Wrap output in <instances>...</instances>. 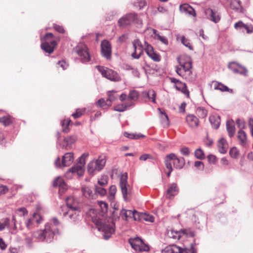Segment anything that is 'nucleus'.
I'll return each mask as SVG.
<instances>
[{"label":"nucleus","instance_id":"f257e3e1","mask_svg":"<svg viewBox=\"0 0 253 253\" xmlns=\"http://www.w3.org/2000/svg\"><path fill=\"white\" fill-rule=\"evenodd\" d=\"M66 203L69 210L67 211L62 210V212L60 214L63 218H64L65 215L68 213H79L83 208L79 199L73 196L68 197L66 199Z\"/></svg>","mask_w":253,"mask_h":253},{"label":"nucleus","instance_id":"f03ea898","mask_svg":"<svg viewBox=\"0 0 253 253\" xmlns=\"http://www.w3.org/2000/svg\"><path fill=\"white\" fill-rule=\"evenodd\" d=\"M106 163V156L101 155L96 159L90 161L87 165V171L89 174L94 175L96 172L101 170Z\"/></svg>","mask_w":253,"mask_h":253},{"label":"nucleus","instance_id":"7ed1b4c3","mask_svg":"<svg viewBox=\"0 0 253 253\" xmlns=\"http://www.w3.org/2000/svg\"><path fill=\"white\" fill-rule=\"evenodd\" d=\"M16 218L14 215L0 219V231L7 229L12 234H15L17 231L16 226Z\"/></svg>","mask_w":253,"mask_h":253},{"label":"nucleus","instance_id":"20e7f679","mask_svg":"<svg viewBox=\"0 0 253 253\" xmlns=\"http://www.w3.org/2000/svg\"><path fill=\"white\" fill-rule=\"evenodd\" d=\"M166 234L168 237H181L183 236L194 237L196 235L194 230L191 228H183L179 230L168 229Z\"/></svg>","mask_w":253,"mask_h":253},{"label":"nucleus","instance_id":"39448f33","mask_svg":"<svg viewBox=\"0 0 253 253\" xmlns=\"http://www.w3.org/2000/svg\"><path fill=\"white\" fill-rule=\"evenodd\" d=\"M75 52L78 55L82 63L86 64L91 60L88 49L86 45L79 43L74 49Z\"/></svg>","mask_w":253,"mask_h":253},{"label":"nucleus","instance_id":"423d86ee","mask_svg":"<svg viewBox=\"0 0 253 253\" xmlns=\"http://www.w3.org/2000/svg\"><path fill=\"white\" fill-rule=\"evenodd\" d=\"M38 234L39 237H54L62 235L57 228L52 226L49 223L45 224L43 229L38 231Z\"/></svg>","mask_w":253,"mask_h":253},{"label":"nucleus","instance_id":"0eeeda50","mask_svg":"<svg viewBox=\"0 0 253 253\" xmlns=\"http://www.w3.org/2000/svg\"><path fill=\"white\" fill-rule=\"evenodd\" d=\"M120 187L121 189L123 198L125 201L130 200V190L127 183V174L125 172L121 174L120 177Z\"/></svg>","mask_w":253,"mask_h":253},{"label":"nucleus","instance_id":"6e6552de","mask_svg":"<svg viewBox=\"0 0 253 253\" xmlns=\"http://www.w3.org/2000/svg\"><path fill=\"white\" fill-rule=\"evenodd\" d=\"M96 68L103 77L111 81L118 82L121 80L119 75L112 69L100 66H97Z\"/></svg>","mask_w":253,"mask_h":253},{"label":"nucleus","instance_id":"1a4fd4ad","mask_svg":"<svg viewBox=\"0 0 253 253\" xmlns=\"http://www.w3.org/2000/svg\"><path fill=\"white\" fill-rule=\"evenodd\" d=\"M88 156V153L83 154L79 159L78 163L69 169L73 173H76L79 176L83 175L84 172L85 159Z\"/></svg>","mask_w":253,"mask_h":253},{"label":"nucleus","instance_id":"9d476101","mask_svg":"<svg viewBox=\"0 0 253 253\" xmlns=\"http://www.w3.org/2000/svg\"><path fill=\"white\" fill-rule=\"evenodd\" d=\"M161 252L162 253H195V250L192 245L189 248H185L183 249L172 244L165 247L162 250Z\"/></svg>","mask_w":253,"mask_h":253},{"label":"nucleus","instance_id":"9b49d317","mask_svg":"<svg viewBox=\"0 0 253 253\" xmlns=\"http://www.w3.org/2000/svg\"><path fill=\"white\" fill-rule=\"evenodd\" d=\"M93 221L96 225L99 226L98 230H101L104 232L103 237H111V235L115 232V229L113 224L104 225L100 219L97 218H93Z\"/></svg>","mask_w":253,"mask_h":253},{"label":"nucleus","instance_id":"f8f14e48","mask_svg":"<svg viewBox=\"0 0 253 253\" xmlns=\"http://www.w3.org/2000/svg\"><path fill=\"white\" fill-rule=\"evenodd\" d=\"M128 242L136 252L147 251L149 247L144 243L142 238H129Z\"/></svg>","mask_w":253,"mask_h":253},{"label":"nucleus","instance_id":"ddd939ff","mask_svg":"<svg viewBox=\"0 0 253 253\" xmlns=\"http://www.w3.org/2000/svg\"><path fill=\"white\" fill-rule=\"evenodd\" d=\"M138 20L137 15L130 13L121 18L118 23L120 27L125 28L133 22H137Z\"/></svg>","mask_w":253,"mask_h":253},{"label":"nucleus","instance_id":"4468645a","mask_svg":"<svg viewBox=\"0 0 253 253\" xmlns=\"http://www.w3.org/2000/svg\"><path fill=\"white\" fill-rule=\"evenodd\" d=\"M169 158L168 163H173L174 167L176 169H181L183 168L185 165V160L183 157L178 158L173 154L171 153L168 155L165 159V160H167Z\"/></svg>","mask_w":253,"mask_h":253},{"label":"nucleus","instance_id":"2eb2a0df","mask_svg":"<svg viewBox=\"0 0 253 253\" xmlns=\"http://www.w3.org/2000/svg\"><path fill=\"white\" fill-rule=\"evenodd\" d=\"M132 45L134 51L131 53V56L134 59H139L143 53V46L138 39L133 40Z\"/></svg>","mask_w":253,"mask_h":253},{"label":"nucleus","instance_id":"dca6fc26","mask_svg":"<svg viewBox=\"0 0 253 253\" xmlns=\"http://www.w3.org/2000/svg\"><path fill=\"white\" fill-rule=\"evenodd\" d=\"M101 53L103 57L107 60L111 58V45L109 42L107 40H104L101 43Z\"/></svg>","mask_w":253,"mask_h":253},{"label":"nucleus","instance_id":"f3484780","mask_svg":"<svg viewBox=\"0 0 253 253\" xmlns=\"http://www.w3.org/2000/svg\"><path fill=\"white\" fill-rule=\"evenodd\" d=\"M205 14L208 19L214 23H218L221 19L220 15L216 9L208 8L205 10Z\"/></svg>","mask_w":253,"mask_h":253},{"label":"nucleus","instance_id":"a211bd4d","mask_svg":"<svg viewBox=\"0 0 253 253\" xmlns=\"http://www.w3.org/2000/svg\"><path fill=\"white\" fill-rule=\"evenodd\" d=\"M59 132H57L58 143L61 145L62 148H65L67 150L71 147V145L75 143L77 139V137L76 135H72L64 138L63 143H60L59 142Z\"/></svg>","mask_w":253,"mask_h":253},{"label":"nucleus","instance_id":"6ab92c4d","mask_svg":"<svg viewBox=\"0 0 253 253\" xmlns=\"http://www.w3.org/2000/svg\"><path fill=\"white\" fill-rule=\"evenodd\" d=\"M145 51L148 56L155 62H159L161 60V57L159 54L154 51V48L151 45L147 42H144Z\"/></svg>","mask_w":253,"mask_h":253},{"label":"nucleus","instance_id":"aec40b11","mask_svg":"<svg viewBox=\"0 0 253 253\" xmlns=\"http://www.w3.org/2000/svg\"><path fill=\"white\" fill-rule=\"evenodd\" d=\"M178 192V188L176 183H172L169 186L167 190L165 196L168 199H172Z\"/></svg>","mask_w":253,"mask_h":253},{"label":"nucleus","instance_id":"412c9836","mask_svg":"<svg viewBox=\"0 0 253 253\" xmlns=\"http://www.w3.org/2000/svg\"><path fill=\"white\" fill-rule=\"evenodd\" d=\"M226 3L230 5L231 9L235 11L244 13V10L240 0H226Z\"/></svg>","mask_w":253,"mask_h":253},{"label":"nucleus","instance_id":"4be33fe9","mask_svg":"<svg viewBox=\"0 0 253 253\" xmlns=\"http://www.w3.org/2000/svg\"><path fill=\"white\" fill-rule=\"evenodd\" d=\"M53 186L59 187V193H63L67 189V186L63 179L61 177H58L54 179L53 182Z\"/></svg>","mask_w":253,"mask_h":253},{"label":"nucleus","instance_id":"5701e85b","mask_svg":"<svg viewBox=\"0 0 253 253\" xmlns=\"http://www.w3.org/2000/svg\"><path fill=\"white\" fill-rule=\"evenodd\" d=\"M74 161V154L68 152L62 157V165L63 167H68L71 165Z\"/></svg>","mask_w":253,"mask_h":253},{"label":"nucleus","instance_id":"b1692460","mask_svg":"<svg viewBox=\"0 0 253 253\" xmlns=\"http://www.w3.org/2000/svg\"><path fill=\"white\" fill-rule=\"evenodd\" d=\"M142 96L144 99H148V100L152 101L154 103H156V93L153 89L143 91L142 92Z\"/></svg>","mask_w":253,"mask_h":253},{"label":"nucleus","instance_id":"393cba45","mask_svg":"<svg viewBox=\"0 0 253 253\" xmlns=\"http://www.w3.org/2000/svg\"><path fill=\"white\" fill-rule=\"evenodd\" d=\"M57 43L56 41L50 42V44L47 43H42L41 45V48L45 52L50 54L54 51Z\"/></svg>","mask_w":253,"mask_h":253},{"label":"nucleus","instance_id":"a878e982","mask_svg":"<svg viewBox=\"0 0 253 253\" xmlns=\"http://www.w3.org/2000/svg\"><path fill=\"white\" fill-rule=\"evenodd\" d=\"M186 121L188 126L192 128L197 127L199 125V119L194 115H187Z\"/></svg>","mask_w":253,"mask_h":253},{"label":"nucleus","instance_id":"bb28decb","mask_svg":"<svg viewBox=\"0 0 253 253\" xmlns=\"http://www.w3.org/2000/svg\"><path fill=\"white\" fill-rule=\"evenodd\" d=\"M234 28L236 29L242 30L243 32L245 31L248 34L253 32V27L252 26L244 24L242 21H239L234 24Z\"/></svg>","mask_w":253,"mask_h":253},{"label":"nucleus","instance_id":"cd10ccee","mask_svg":"<svg viewBox=\"0 0 253 253\" xmlns=\"http://www.w3.org/2000/svg\"><path fill=\"white\" fill-rule=\"evenodd\" d=\"M179 9L182 13L189 15L196 16L194 9L188 4H183L180 5Z\"/></svg>","mask_w":253,"mask_h":253},{"label":"nucleus","instance_id":"c85d7f7f","mask_svg":"<svg viewBox=\"0 0 253 253\" xmlns=\"http://www.w3.org/2000/svg\"><path fill=\"white\" fill-rule=\"evenodd\" d=\"M218 151L220 153H226L228 148V144L226 140L223 138H220L218 141Z\"/></svg>","mask_w":253,"mask_h":253},{"label":"nucleus","instance_id":"c756f323","mask_svg":"<svg viewBox=\"0 0 253 253\" xmlns=\"http://www.w3.org/2000/svg\"><path fill=\"white\" fill-rule=\"evenodd\" d=\"M226 126L229 137L232 138L234 136L235 132V126L234 121L233 120L227 121Z\"/></svg>","mask_w":253,"mask_h":253},{"label":"nucleus","instance_id":"7c9ffc66","mask_svg":"<svg viewBox=\"0 0 253 253\" xmlns=\"http://www.w3.org/2000/svg\"><path fill=\"white\" fill-rule=\"evenodd\" d=\"M134 106V102H129L125 104H120L114 107V110L120 112H122L126 110L128 107Z\"/></svg>","mask_w":253,"mask_h":253},{"label":"nucleus","instance_id":"2f4dec72","mask_svg":"<svg viewBox=\"0 0 253 253\" xmlns=\"http://www.w3.org/2000/svg\"><path fill=\"white\" fill-rule=\"evenodd\" d=\"M209 121L212 126L215 129H217L220 124V117L217 115H212L209 117Z\"/></svg>","mask_w":253,"mask_h":253},{"label":"nucleus","instance_id":"473e14b6","mask_svg":"<svg viewBox=\"0 0 253 253\" xmlns=\"http://www.w3.org/2000/svg\"><path fill=\"white\" fill-rule=\"evenodd\" d=\"M150 29L152 31L154 35V38L155 39L159 40L162 42V43L166 45L168 44V40L166 37L160 35L157 30L152 28H150Z\"/></svg>","mask_w":253,"mask_h":253},{"label":"nucleus","instance_id":"72a5a7b5","mask_svg":"<svg viewBox=\"0 0 253 253\" xmlns=\"http://www.w3.org/2000/svg\"><path fill=\"white\" fill-rule=\"evenodd\" d=\"M54 36L51 33H47L44 36H40V40L42 43H47L50 44L52 41H56L53 39Z\"/></svg>","mask_w":253,"mask_h":253},{"label":"nucleus","instance_id":"f704fd0d","mask_svg":"<svg viewBox=\"0 0 253 253\" xmlns=\"http://www.w3.org/2000/svg\"><path fill=\"white\" fill-rule=\"evenodd\" d=\"M158 111L160 113V118L161 122L164 126H168L169 125V120L167 114L165 112H163L160 108H158Z\"/></svg>","mask_w":253,"mask_h":253},{"label":"nucleus","instance_id":"c9c22d12","mask_svg":"<svg viewBox=\"0 0 253 253\" xmlns=\"http://www.w3.org/2000/svg\"><path fill=\"white\" fill-rule=\"evenodd\" d=\"M238 139L240 141L241 144L244 146L246 144L247 135L246 132L242 129H240L238 132Z\"/></svg>","mask_w":253,"mask_h":253},{"label":"nucleus","instance_id":"e433bc0d","mask_svg":"<svg viewBox=\"0 0 253 253\" xmlns=\"http://www.w3.org/2000/svg\"><path fill=\"white\" fill-rule=\"evenodd\" d=\"M139 94L138 91L134 89L130 90L129 91L128 99L131 101V102L136 101L139 98Z\"/></svg>","mask_w":253,"mask_h":253},{"label":"nucleus","instance_id":"4c0bfd02","mask_svg":"<svg viewBox=\"0 0 253 253\" xmlns=\"http://www.w3.org/2000/svg\"><path fill=\"white\" fill-rule=\"evenodd\" d=\"M214 89L219 90L221 91H229L232 92V89L229 88L226 85L218 82H215L214 87Z\"/></svg>","mask_w":253,"mask_h":253},{"label":"nucleus","instance_id":"58836bf2","mask_svg":"<svg viewBox=\"0 0 253 253\" xmlns=\"http://www.w3.org/2000/svg\"><path fill=\"white\" fill-rule=\"evenodd\" d=\"M179 63L185 73L189 72V74L191 73V69L192 68V64L191 61H188L183 63L180 62Z\"/></svg>","mask_w":253,"mask_h":253},{"label":"nucleus","instance_id":"ea45409f","mask_svg":"<svg viewBox=\"0 0 253 253\" xmlns=\"http://www.w3.org/2000/svg\"><path fill=\"white\" fill-rule=\"evenodd\" d=\"M71 122L69 119H64L61 121V124L62 126V131L64 133H66L69 132L70 128L69 126Z\"/></svg>","mask_w":253,"mask_h":253},{"label":"nucleus","instance_id":"a19ab883","mask_svg":"<svg viewBox=\"0 0 253 253\" xmlns=\"http://www.w3.org/2000/svg\"><path fill=\"white\" fill-rule=\"evenodd\" d=\"M96 104H97L100 107L103 109H106L111 105L110 102H109L107 99L105 100L103 98L99 99L96 102Z\"/></svg>","mask_w":253,"mask_h":253},{"label":"nucleus","instance_id":"79ce46f5","mask_svg":"<svg viewBox=\"0 0 253 253\" xmlns=\"http://www.w3.org/2000/svg\"><path fill=\"white\" fill-rule=\"evenodd\" d=\"M124 135L128 138L134 139H138L145 137L144 135L141 134L129 133L127 132H125Z\"/></svg>","mask_w":253,"mask_h":253},{"label":"nucleus","instance_id":"37998d69","mask_svg":"<svg viewBox=\"0 0 253 253\" xmlns=\"http://www.w3.org/2000/svg\"><path fill=\"white\" fill-rule=\"evenodd\" d=\"M83 195L87 198H93V195L91 188L89 187H84L82 188Z\"/></svg>","mask_w":253,"mask_h":253},{"label":"nucleus","instance_id":"c03bdc74","mask_svg":"<svg viewBox=\"0 0 253 253\" xmlns=\"http://www.w3.org/2000/svg\"><path fill=\"white\" fill-rule=\"evenodd\" d=\"M238 66L237 69V72H235L236 74H239L242 75L247 76L248 74V70L246 67L242 66L240 64H237Z\"/></svg>","mask_w":253,"mask_h":253},{"label":"nucleus","instance_id":"a18cd8bd","mask_svg":"<svg viewBox=\"0 0 253 253\" xmlns=\"http://www.w3.org/2000/svg\"><path fill=\"white\" fill-rule=\"evenodd\" d=\"M0 123L5 126H8L12 123V120L10 116H4L0 118Z\"/></svg>","mask_w":253,"mask_h":253},{"label":"nucleus","instance_id":"49530a36","mask_svg":"<svg viewBox=\"0 0 253 253\" xmlns=\"http://www.w3.org/2000/svg\"><path fill=\"white\" fill-rule=\"evenodd\" d=\"M31 218L34 222H36L37 224L41 223L43 220L42 217L40 214L36 212L33 213Z\"/></svg>","mask_w":253,"mask_h":253},{"label":"nucleus","instance_id":"de8ad7c7","mask_svg":"<svg viewBox=\"0 0 253 253\" xmlns=\"http://www.w3.org/2000/svg\"><path fill=\"white\" fill-rule=\"evenodd\" d=\"M196 112L198 116L202 118H205L207 115V111L202 107H198Z\"/></svg>","mask_w":253,"mask_h":253},{"label":"nucleus","instance_id":"09e8293b","mask_svg":"<svg viewBox=\"0 0 253 253\" xmlns=\"http://www.w3.org/2000/svg\"><path fill=\"white\" fill-rule=\"evenodd\" d=\"M119 13H120V12H119L118 10L112 11L107 14V15L106 17V19L107 20H110V21L112 20L114 18L117 17L119 15Z\"/></svg>","mask_w":253,"mask_h":253},{"label":"nucleus","instance_id":"8fccbe9b","mask_svg":"<svg viewBox=\"0 0 253 253\" xmlns=\"http://www.w3.org/2000/svg\"><path fill=\"white\" fill-rule=\"evenodd\" d=\"M127 211H128V218L132 217L135 220L139 219V213L136 211L127 210Z\"/></svg>","mask_w":253,"mask_h":253},{"label":"nucleus","instance_id":"3c124183","mask_svg":"<svg viewBox=\"0 0 253 253\" xmlns=\"http://www.w3.org/2000/svg\"><path fill=\"white\" fill-rule=\"evenodd\" d=\"M107 95V100L110 102L111 105L112 102L117 99V96L115 94V92L113 90L108 91Z\"/></svg>","mask_w":253,"mask_h":253},{"label":"nucleus","instance_id":"603ef678","mask_svg":"<svg viewBox=\"0 0 253 253\" xmlns=\"http://www.w3.org/2000/svg\"><path fill=\"white\" fill-rule=\"evenodd\" d=\"M195 156L200 160H203L205 158L204 153L201 148H198L195 151Z\"/></svg>","mask_w":253,"mask_h":253},{"label":"nucleus","instance_id":"864d4df0","mask_svg":"<svg viewBox=\"0 0 253 253\" xmlns=\"http://www.w3.org/2000/svg\"><path fill=\"white\" fill-rule=\"evenodd\" d=\"M67 215L69 216L71 221L74 223L77 222L79 219V215L77 213H68L65 215L64 218L66 217Z\"/></svg>","mask_w":253,"mask_h":253},{"label":"nucleus","instance_id":"5fc2aeb1","mask_svg":"<svg viewBox=\"0 0 253 253\" xmlns=\"http://www.w3.org/2000/svg\"><path fill=\"white\" fill-rule=\"evenodd\" d=\"M169 158L167 159V160H165V164L166 167V169H168V171H166V174L168 177H169L170 175V173L172 172L173 169L172 167V165L171 163H168V161Z\"/></svg>","mask_w":253,"mask_h":253},{"label":"nucleus","instance_id":"6e6d98bb","mask_svg":"<svg viewBox=\"0 0 253 253\" xmlns=\"http://www.w3.org/2000/svg\"><path fill=\"white\" fill-rule=\"evenodd\" d=\"M104 187L98 185H95V192L101 196L105 195L106 194V190Z\"/></svg>","mask_w":253,"mask_h":253},{"label":"nucleus","instance_id":"4d7b16f0","mask_svg":"<svg viewBox=\"0 0 253 253\" xmlns=\"http://www.w3.org/2000/svg\"><path fill=\"white\" fill-rule=\"evenodd\" d=\"M108 177L106 175H103L98 180V185L105 186L107 184Z\"/></svg>","mask_w":253,"mask_h":253},{"label":"nucleus","instance_id":"13d9d810","mask_svg":"<svg viewBox=\"0 0 253 253\" xmlns=\"http://www.w3.org/2000/svg\"><path fill=\"white\" fill-rule=\"evenodd\" d=\"M181 42L185 46L188 47L190 50H193V47L191 45L188 39H186L184 36L181 37Z\"/></svg>","mask_w":253,"mask_h":253},{"label":"nucleus","instance_id":"bf43d9fd","mask_svg":"<svg viewBox=\"0 0 253 253\" xmlns=\"http://www.w3.org/2000/svg\"><path fill=\"white\" fill-rule=\"evenodd\" d=\"M142 218L146 221L153 222L154 220V218L153 216L147 214H142L141 215Z\"/></svg>","mask_w":253,"mask_h":253},{"label":"nucleus","instance_id":"052dcab7","mask_svg":"<svg viewBox=\"0 0 253 253\" xmlns=\"http://www.w3.org/2000/svg\"><path fill=\"white\" fill-rule=\"evenodd\" d=\"M239 154V152L238 150L235 147L232 148L229 151L230 156L234 158H236L237 157Z\"/></svg>","mask_w":253,"mask_h":253},{"label":"nucleus","instance_id":"680f3d73","mask_svg":"<svg viewBox=\"0 0 253 253\" xmlns=\"http://www.w3.org/2000/svg\"><path fill=\"white\" fill-rule=\"evenodd\" d=\"M57 65H58L57 68L60 67L63 70L66 69L68 66V64L64 60L59 61Z\"/></svg>","mask_w":253,"mask_h":253},{"label":"nucleus","instance_id":"e2e57ef3","mask_svg":"<svg viewBox=\"0 0 253 253\" xmlns=\"http://www.w3.org/2000/svg\"><path fill=\"white\" fill-rule=\"evenodd\" d=\"M98 204L103 211H107L108 209V204L106 202L101 201H98Z\"/></svg>","mask_w":253,"mask_h":253},{"label":"nucleus","instance_id":"0e129e2a","mask_svg":"<svg viewBox=\"0 0 253 253\" xmlns=\"http://www.w3.org/2000/svg\"><path fill=\"white\" fill-rule=\"evenodd\" d=\"M237 63L235 62H231L228 64V68L230 69L235 73L237 72V69L238 66L237 65Z\"/></svg>","mask_w":253,"mask_h":253},{"label":"nucleus","instance_id":"69168bd1","mask_svg":"<svg viewBox=\"0 0 253 253\" xmlns=\"http://www.w3.org/2000/svg\"><path fill=\"white\" fill-rule=\"evenodd\" d=\"M186 84L180 81L177 84L175 85V87L177 90L181 91Z\"/></svg>","mask_w":253,"mask_h":253},{"label":"nucleus","instance_id":"338daca9","mask_svg":"<svg viewBox=\"0 0 253 253\" xmlns=\"http://www.w3.org/2000/svg\"><path fill=\"white\" fill-rule=\"evenodd\" d=\"M34 222V221L31 217L26 222V226L28 228L30 229L33 227Z\"/></svg>","mask_w":253,"mask_h":253},{"label":"nucleus","instance_id":"774afa93","mask_svg":"<svg viewBox=\"0 0 253 253\" xmlns=\"http://www.w3.org/2000/svg\"><path fill=\"white\" fill-rule=\"evenodd\" d=\"M194 166L198 168L200 170H203L204 169V165L201 161H196Z\"/></svg>","mask_w":253,"mask_h":253}]
</instances>
